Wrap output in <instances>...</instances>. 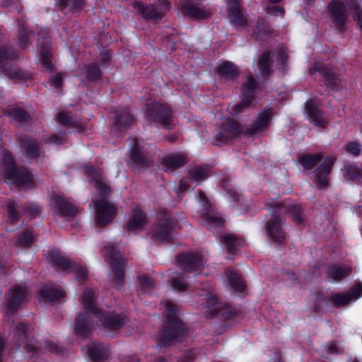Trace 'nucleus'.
Instances as JSON below:
<instances>
[{"mask_svg": "<svg viewBox=\"0 0 362 362\" xmlns=\"http://www.w3.org/2000/svg\"><path fill=\"white\" fill-rule=\"evenodd\" d=\"M331 306L330 296H325L322 291L316 293L313 305L314 313H327Z\"/></svg>", "mask_w": 362, "mask_h": 362, "instance_id": "nucleus-40", "label": "nucleus"}, {"mask_svg": "<svg viewBox=\"0 0 362 362\" xmlns=\"http://www.w3.org/2000/svg\"><path fill=\"white\" fill-rule=\"evenodd\" d=\"M18 55L13 48L0 40V68L8 78L18 81H28L33 78L32 74L18 67L13 66Z\"/></svg>", "mask_w": 362, "mask_h": 362, "instance_id": "nucleus-3", "label": "nucleus"}, {"mask_svg": "<svg viewBox=\"0 0 362 362\" xmlns=\"http://www.w3.org/2000/svg\"><path fill=\"white\" fill-rule=\"evenodd\" d=\"M112 62V52L110 50L107 49L100 53V69H105L111 66Z\"/></svg>", "mask_w": 362, "mask_h": 362, "instance_id": "nucleus-61", "label": "nucleus"}, {"mask_svg": "<svg viewBox=\"0 0 362 362\" xmlns=\"http://www.w3.org/2000/svg\"><path fill=\"white\" fill-rule=\"evenodd\" d=\"M85 173L94 182V186L102 197H106L111 193L110 188L104 182L103 172L101 168L93 165L84 167Z\"/></svg>", "mask_w": 362, "mask_h": 362, "instance_id": "nucleus-18", "label": "nucleus"}, {"mask_svg": "<svg viewBox=\"0 0 362 362\" xmlns=\"http://www.w3.org/2000/svg\"><path fill=\"white\" fill-rule=\"evenodd\" d=\"M274 115L272 107L263 109L257 114L255 121L246 128L245 134L255 135L266 132L271 125Z\"/></svg>", "mask_w": 362, "mask_h": 362, "instance_id": "nucleus-16", "label": "nucleus"}, {"mask_svg": "<svg viewBox=\"0 0 362 362\" xmlns=\"http://www.w3.org/2000/svg\"><path fill=\"white\" fill-rule=\"evenodd\" d=\"M349 8L354 11L353 19L356 21L357 26L362 30V8L357 3L351 4Z\"/></svg>", "mask_w": 362, "mask_h": 362, "instance_id": "nucleus-60", "label": "nucleus"}, {"mask_svg": "<svg viewBox=\"0 0 362 362\" xmlns=\"http://www.w3.org/2000/svg\"><path fill=\"white\" fill-rule=\"evenodd\" d=\"M188 174L191 180L197 182H201L207 177L206 170L202 167L189 169Z\"/></svg>", "mask_w": 362, "mask_h": 362, "instance_id": "nucleus-58", "label": "nucleus"}, {"mask_svg": "<svg viewBox=\"0 0 362 362\" xmlns=\"http://www.w3.org/2000/svg\"><path fill=\"white\" fill-rule=\"evenodd\" d=\"M313 74L320 76V84L327 90L339 91L343 88L342 79L336 72L334 68L329 64L315 62L311 68Z\"/></svg>", "mask_w": 362, "mask_h": 362, "instance_id": "nucleus-6", "label": "nucleus"}, {"mask_svg": "<svg viewBox=\"0 0 362 362\" xmlns=\"http://www.w3.org/2000/svg\"><path fill=\"white\" fill-rule=\"evenodd\" d=\"M146 218V214L139 207H134L132 209V216L127 223V230L129 231L143 230Z\"/></svg>", "mask_w": 362, "mask_h": 362, "instance_id": "nucleus-35", "label": "nucleus"}, {"mask_svg": "<svg viewBox=\"0 0 362 362\" xmlns=\"http://www.w3.org/2000/svg\"><path fill=\"white\" fill-rule=\"evenodd\" d=\"M228 16L231 23L235 26L243 27L247 23L240 10V5L228 8Z\"/></svg>", "mask_w": 362, "mask_h": 362, "instance_id": "nucleus-45", "label": "nucleus"}, {"mask_svg": "<svg viewBox=\"0 0 362 362\" xmlns=\"http://www.w3.org/2000/svg\"><path fill=\"white\" fill-rule=\"evenodd\" d=\"M26 297V290L20 286H13L6 295L7 313L14 314L23 303Z\"/></svg>", "mask_w": 362, "mask_h": 362, "instance_id": "nucleus-19", "label": "nucleus"}, {"mask_svg": "<svg viewBox=\"0 0 362 362\" xmlns=\"http://www.w3.org/2000/svg\"><path fill=\"white\" fill-rule=\"evenodd\" d=\"M54 208L63 216L74 217L77 214V209L65 198L54 195L52 197Z\"/></svg>", "mask_w": 362, "mask_h": 362, "instance_id": "nucleus-32", "label": "nucleus"}, {"mask_svg": "<svg viewBox=\"0 0 362 362\" xmlns=\"http://www.w3.org/2000/svg\"><path fill=\"white\" fill-rule=\"evenodd\" d=\"M344 177L347 181L354 180L361 177V168L352 164L345 165Z\"/></svg>", "mask_w": 362, "mask_h": 362, "instance_id": "nucleus-56", "label": "nucleus"}, {"mask_svg": "<svg viewBox=\"0 0 362 362\" xmlns=\"http://www.w3.org/2000/svg\"><path fill=\"white\" fill-rule=\"evenodd\" d=\"M18 47L21 49H26L28 45L31 44L30 40V33L28 32L25 28L24 24V21L23 19L18 20Z\"/></svg>", "mask_w": 362, "mask_h": 362, "instance_id": "nucleus-46", "label": "nucleus"}, {"mask_svg": "<svg viewBox=\"0 0 362 362\" xmlns=\"http://www.w3.org/2000/svg\"><path fill=\"white\" fill-rule=\"evenodd\" d=\"M178 266L185 272L200 271L203 267L202 257L195 252H182L177 256Z\"/></svg>", "mask_w": 362, "mask_h": 362, "instance_id": "nucleus-20", "label": "nucleus"}, {"mask_svg": "<svg viewBox=\"0 0 362 362\" xmlns=\"http://www.w3.org/2000/svg\"><path fill=\"white\" fill-rule=\"evenodd\" d=\"M165 308L168 314L158 343L160 348L168 347L173 343L182 341L187 333L185 325L177 316V305L167 300Z\"/></svg>", "mask_w": 362, "mask_h": 362, "instance_id": "nucleus-1", "label": "nucleus"}, {"mask_svg": "<svg viewBox=\"0 0 362 362\" xmlns=\"http://www.w3.org/2000/svg\"><path fill=\"white\" fill-rule=\"evenodd\" d=\"M327 11L335 28L339 33H344L349 17L345 4L341 0H332L327 5Z\"/></svg>", "mask_w": 362, "mask_h": 362, "instance_id": "nucleus-13", "label": "nucleus"}, {"mask_svg": "<svg viewBox=\"0 0 362 362\" xmlns=\"http://www.w3.org/2000/svg\"><path fill=\"white\" fill-rule=\"evenodd\" d=\"M258 88V83L252 76L247 77L246 81L242 85V98L248 101L253 102L255 99V93Z\"/></svg>", "mask_w": 362, "mask_h": 362, "instance_id": "nucleus-39", "label": "nucleus"}, {"mask_svg": "<svg viewBox=\"0 0 362 362\" xmlns=\"http://www.w3.org/2000/svg\"><path fill=\"white\" fill-rule=\"evenodd\" d=\"M4 180L7 184L18 187L30 186L33 183L30 173L23 167L8 170V173L4 175Z\"/></svg>", "mask_w": 362, "mask_h": 362, "instance_id": "nucleus-23", "label": "nucleus"}, {"mask_svg": "<svg viewBox=\"0 0 362 362\" xmlns=\"http://www.w3.org/2000/svg\"><path fill=\"white\" fill-rule=\"evenodd\" d=\"M273 60L271 58V52L269 51L264 52L259 58L257 62L258 69L264 78L269 76Z\"/></svg>", "mask_w": 362, "mask_h": 362, "instance_id": "nucleus-48", "label": "nucleus"}, {"mask_svg": "<svg viewBox=\"0 0 362 362\" xmlns=\"http://www.w3.org/2000/svg\"><path fill=\"white\" fill-rule=\"evenodd\" d=\"M144 117L158 128L172 129L173 112L170 107L165 103L158 101L148 103L144 112Z\"/></svg>", "mask_w": 362, "mask_h": 362, "instance_id": "nucleus-4", "label": "nucleus"}, {"mask_svg": "<svg viewBox=\"0 0 362 362\" xmlns=\"http://www.w3.org/2000/svg\"><path fill=\"white\" fill-rule=\"evenodd\" d=\"M106 258L110 261V267L113 273V281L117 288L124 284L125 260L121 253L114 246H105L103 247Z\"/></svg>", "mask_w": 362, "mask_h": 362, "instance_id": "nucleus-8", "label": "nucleus"}, {"mask_svg": "<svg viewBox=\"0 0 362 362\" xmlns=\"http://www.w3.org/2000/svg\"><path fill=\"white\" fill-rule=\"evenodd\" d=\"M252 102L242 98L241 100L234 105L230 109V115L233 117L238 116L240 113L243 112L251 105Z\"/></svg>", "mask_w": 362, "mask_h": 362, "instance_id": "nucleus-57", "label": "nucleus"}, {"mask_svg": "<svg viewBox=\"0 0 362 362\" xmlns=\"http://www.w3.org/2000/svg\"><path fill=\"white\" fill-rule=\"evenodd\" d=\"M35 237L32 231L25 229L16 235L14 245L16 247L29 248L35 242Z\"/></svg>", "mask_w": 362, "mask_h": 362, "instance_id": "nucleus-43", "label": "nucleus"}, {"mask_svg": "<svg viewBox=\"0 0 362 362\" xmlns=\"http://www.w3.org/2000/svg\"><path fill=\"white\" fill-rule=\"evenodd\" d=\"M332 306L336 308H339L347 305L351 302V298H349L346 293H336L330 296Z\"/></svg>", "mask_w": 362, "mask_h": 362, "instance_id": "nucleus-53", "label": "nucleus"}, {"mask_svg": "<svg viewBox=\"0 0 362 362\" xmlns=\"http://www.w3.org/2000/svg\"><path fill=\"white\" fill-rule=\"evenodd\" d=\"M88 354L93 361L100 362L109 358L110 351L105 344L93 342L88 346Z\"/></svg>", "mask_w": 362, "mask_h": 362, "instance_id": "nucleus-34", "label": "nucleus"}, {"mask_svg": "<svg viewBox=\"0 0 362 362\" xmlns=\"http://www.w3.org/2000/svg\"><path fill=\"white\" fill-rule=\"evenodd\" d=\"M111 113L110 121L113 129L117 132H127L136 123V118L128 107H117Z\"/></svg>", "mask_w": 362, "mask_h": 362, "instance_id": "nucleus-11", "label": "nucleus"}, {"mask_svg": "<svg viewBox=\"0 0 362 362\" xmlns=\"http://www.w3.org/2000/svg\"><path fill=\"white\" fill-rule=\"evenodd\" d=\"M352 272V268L346 264L331 263L327 266L325 276L330 283L340 282L348 277Z\"/></svg>", "mask_w": 362, "mask_h": 362, "instance_id": "nucleus-26", "label": "nucleus"}, {"mask_svg": "<svg viewBox=\"0 0 362 362\" xmlns=\"http://www.w3.org/2000/svg\"><path fill=\"white\" fill-rule=\"evenodd\" d=\"M322 103L317 97L311 98L304 104V113L307 119L314 126L325 128L329 121L325 117V111L320 108Z\"/></svg>", "mask_w": 362, "mask_h": 362, "instance_id": "nucleus-10", "label": "nucleus"}, {"mask_svg": "<svg viewBox=\"0 0 362 362\" xmlns=\"http://www.w3.org/2000/svg\"><path fill=\"white\" fill-rule=\"evenodd\" d=\"M189 161V159L187 153L179 152L163 156L160 163L165 172L171 173L184 167Z\"/></svg>", "mask_w": 362, "mask_h": 362, "instance_id": "nucleus-24", "label": "nucleus"}, {"mask_svg": "<svg viewBox=\"0 0 362 362\" xmlns=\"http://www.w3.org/2000/svg\"><path fill=\"white\" fill-rule=\"evenodd\" d=\"M177 225V221L167 211H163L150 231L151 238L158 243H172L173 233Z\"/></svg>", "mask_w": 362, "mask_h": 362, "instance_id": "nucleus-5", "label": "nucleus"}, {"mask_svg": "<svg viewBox=\"0 0 362 362\" xmlns=\"http://www.w3.org/2000/svg\"><path fill=\"white\" fill-rule=\"evenodd\" d=\"M95 328L94 321L86 311L78 314L75 320L74 333L77 337L88 338Z\"/></svg>", "mask_w": 362, "mask_h": 362, "instance_id": "nucleus-22", "label": "nucleus"}, {"mask_svg": "<svg viewBox=\"0 0 362 362\" xmlns=\"http://www.w3.org/2000/svg\"><path fill=\"white\" fill-rule=\"evenodd\" d=\"M49 85L58 90H62L63 86L62 74L59 73L54 76H51L49 80Z\"/></svg>", "mask_w": 362, "mask_h": 362, "instance_id": "nucleus-63", "label": "nucleus"}, {"mask_svg": "<svg viewBox=\"0 0 362 362\" xmlns=\"http://www.w3.org/2000/svg\"><path fill=\"white\" fill-rule=\"evenodd\" d=\"M344 149L346 153L351 154L354 156H359L362 152V146L358 141H350L347 143Z\"/></svg>", "mask_w": 362, "mask_h": 362, "instance_id": "nucleus-59", "label": "nucleus"}, {"mask_svg": "<svg viewBox=\"0 0 362 362\" xmlns=\"http://www.w3.org/2000/svg\"><path fill=\"white\" fill-rule=\"evenodd\" d=\"M14 339L18 348L25 344L24 349L28 353H37L42 349L41 343L35 338H29L28 325L24 322L18 323L15 327Z\"/></svg>", "mask_w": 362, "mask_h": 362, "instance_id": "nucleus-12", "label": "nucleus"}, {"mask_svg": "<svg viewBox=\"0 0 362 362\" xmlns=\"http://www.w3.org/2000/svg\"><path fill=\"white\" fill-rule=\"evenodd\" d=\"M347 296L352 300H357L362 296V284L357 283L351 287L346 292Z\"/></svg>", "mask_w": 362, "mask_h": 362, "instance_id": "nucleus-62", "label": "nucleus"}, {"mask_svg": "<svg viewBox=\"0 0 362 362\" xmlns=\"http://www.w3.org/2000/svg\"><path fill=\"white\" fill-rule=\"evenodd\" d=\"M83 82L98 83L100 82L103 72L97 62H93L84 65L80 72Z\"/></svg>", "mask_w": 362, "mask_h": 362, "instance_id": "nucleus-29", "label": "nucleus"}, {"mask_svg": "<svg viewBox=\"0 0 362 362\" xmlns=\"http://www.w3.org/2000/svg\"><path fill=\"white\" fill-rule=\"evenodd\" d=\"M39 295L45 302H54L62 299L65 296V293L59 288L44 287L40 291Z\"/></svg>", "mask_w": 362, "mask_h": 362, "instance_id": "nucleus-44", "label": "nucleus"}, {"mask_svg": "<svg viewBox=\"0 0 362 362\" xmlns=\"http://www.w3.org/2000/svg\"><path fill=\"white\" fill-rule=\"evenodd\" d=\"M18 143L21 151L29 160H37L41 154L40 144L33 138L25 136L21 137Z\"/></svg>", "mask_w": 362, "mask_h": 362, "instance_id": "nucleus-28", "label": "nucleus"}, {"mask_svg": "<svg viewBox=\"0 0 362 362\" xmlns=\"http://www.w3.org/2000/svg\"><path fill=\"white\" fill-rule=\"evenodd\" d=\"M199 6L200 4L194 0H181L179 9L184 17L193 21L210 18L213 15L211 10L203 9Z\"/></svg>", "mask_w": 362, "mask_h": 362, "instance_id": "nucleus-15", "label": "nucleus"}, {"mask_svg": "<svg viewBox=\"0 0 362 362\" xmlns=\"http://www.w3.org/2000/svg\"><path fill=\"white\" fill-rule=\"evenodd\" d=\"M48 258L54 267L64 272L69 269L72 262L57 249L50 250L48 253Z\"/></svg>", "mask_w": 362, "mask_h": 362, "instance_id": "nucleus-36", "label": "nucleus"}, {"mask_svg": "<svg viewBox=\"0 0 362 362\" xmlns=\"http://www.w3.org/2000/svg\"><path fill=\"white\" fill-rule=\"evenodd\" d=\"M286 211L285 213H290L292 217L293 221L297 226H301L304 224V218L303 208L300 204H293L289 207L286 206Z\"/></svg>", "mask_w": 362, "mask_h": 362, "instance_id": "nucleus-50", "label": "nucleus"}, {"mask_svg": "<svg viewBox=\"0 0 362 362\" xmlns=\"http://www.w3.org/2000/svg\"><path fill=\"white\" fill-rule=\"evenodd\" d=\"M40 61L42 66L47 71H53L54 66L52 62L51 42L48 38L39 39Z\"/></svg>", "mask_w": 362, "mask_h": 362, "instance_id": "nucleus-31", "label": "nucleus"}, {"mask_svg": "<svg viewBox=\"0 0 362 362\" xmlns=\"http://www.w3.org/2000/svg\"><path fill=\"white\" fill-rule=\"evenodd\" d=\"M100 320L103 325L110 330H117L123 327L128 322L129 317L124 313L112 311L103 314Z\"/></svg>", "mask_w": 362, "mask_h": 362, "instance_id": "nucleus-27", "label": "nucleus"}, {"mask_svg": "<svg viewBox=\"0 0 362 362\" xmlns=\"http://www.w3.org/2000/svg\"><path fill=\"white\" fill-rule=\"evenodd\" d=\"M55 6L58 10L63 12L66 8L72 13L81 11L86 6V0H57Z\"/></svg>", "mask_w": 362, "mask_h": 362, "instance_id": "nucleus-38", "label": "nucleus"}, {"mask_svg": "<svg viewBox=\"0 0 362 362\" xmlns=\"http://www.w3.org/2000/svg\"><path fill=\"white\" fill-rule=\"evenodd\" d=\"M57 122L66 127H71L75 128L76 131L78 133L85 131V127L80 122L73 119L65 112H59L56 116Z\"/></svg>", "mask_w": 362, "mask_h": 362, "instance_id": "nucleus-47", "label": "nucleus"}, {"mask_svg": "<svg viewBox=\"0 0 362 362\" xmlns=\"http://www.w3.org/2000/svg\"><path fill=\"white\" fill-rule=\"evenodd\" d=\"M202 300L204 306L206 308L205 314L207 318L217 317L227 321L233 319L238 314L235 308H232L226 303H222L211 293H206Z\"/></svg>", "mask_w": 362, "mask_h": 362, "instance_id": "nucleus-7", "label": "nucleus"}, {"mask_svg": "<svg viewBox=\"0 0 362 362\" xmlns=\"http://www.w3.org/2000/svg\"><path fill=\"white\" fill-rule=\"evenodd\" d=\"M197 201L202 204L203 209L206 211H211V204L202 190L198 191Z\"/></svg>", "mask_w": 362, "mask_h": 362, "instance_id": "nucleus-64", "label": "nucleus"}, {"mask_svg": "<svg viewBox=\"0 0 362 362\" xmlns=\"http://www.w3.org/2000/svg\"><path fill=\"white\" fill-rule=\"evenodd\" d=\"M129 162L141 168H148L153 163V159L141 151L136 138L129 153Z\"/></svg>", "mask_w": 362, "mask_h": 362, "instance_id": "nucleus-25", "label": "nucleus"}, {"mask_svg": "<svg viewBox=\"0 0 362 362\" xmlns=\"http://www.w3.org/2000/svg\"><path fill=\"white\" fill-rule=\"evenodd\" d=\"M95 223L99 227H104L113 221L117 216L115 206L110 202L100 199L95 202Z\"/></svg>", "mask_w": 362, "mask_h": 362, "instance_id": "nucleus-14", "label": "nucleus"}, {"mask_svg": "<svg viewBox=\"0 0 362 362\" xmlns=\"http://www.w3.org/2000/svg\"><path fill=\"white\" fill-rule=\"evenodd\" d=\"M200 223L203 226L215 233L223 228L225 220L210 211H206L202 214Z\"/></svg>", "mask_w": 362, "mask_h": 362, "instance_id": "nucleus-30", "label": "nucleus"}, {"mask_svg": "<svg viewBox=\"0 0 362 362\" xmlns=\"http://www.w3.org/2000/svg\"><path fill=\"white\" fill-rule=\"evenodd\" d=\"M264 206L272 214V218L266 223V230L271 240L281 245L286 241V233L282 227L281 216L286 211V205L274 199L264 202Z\"/></svg>", "mask_w": 362, "mask_h": 362, "instance_id": "nucleus-2", "label": "nucleus"}, {"mask_svg": "<svg viewBox=\"0 0 362 362\" xmlns=\"http://www.w3.org/2000/svg\"><path fill=\"white\" fill-rule=\"evenodd\" d=\"M1 164L4 169V175L8 173V170H13L17 168L12 153L7 151L4 150L2 153Z\"/></svg>", "mask_w": 362, "mask_h": 362, "instance_id": "nucleus-54", "label": "nucleus"}, {"mask_svg": "<svg viewBox=\"0 0 362 362\" xmlns=\"http://www.w3.org/2000/svg\"><path fill=\"white\" fill-rule=\"evenodd\" d=\"M216 72L221 78L229 81H235L240 76L238 67L230 61H224L220 64Z\"/></svg>", "mask_w": 362, "mask_h": 362, "instance_id": "nucleus-33", "label": "nucleus"}, {"mask_svg": "<svg viewBox=\"0 0 362 362\" xmlns=\"http://www.w3.org/2000/svg\"><path fill=\"white\" fill-rule=\"evenodd\" d=\"M82 301L85 309L94 314L99 313L98 308L93 301V291L91 289H86L82 295Z\"/></svg>", "mask_w": 362, "mask_h": 362, "instance_id": "nucleus-51", "label": "nucleus"}, {"mask_svg": "<svg viewBox=\"0 0 362 362\" xmlns=\"http://www.w3.org/2000/svg\"><path fill=\"white\" fill-rule=\"evenodd\" d=\"M323 159L320 152L315 153H303L298 156V163L305 170H310L316 167Z\"/></svg>", "mask_w": 362, "mask_h": 362, "instance_id": "nucleus-37", "label": "nucleus"}, {"mask_svg": "<svg viewBox=\"0 0 362 362\" xmlns=\"http://www.w3.org/2000/svg\"><path fill=\"white\" fill-rule=\"evenodd\" d=\"M336 158L331 156L325 157V160L314 170L315 185L319 189H325L329 185V175L335 163Z\"/></svg>", "mask_w": 362, "mask_h": 362, "instance_id": "nucleus-17", "label": "nucleus"}, {"mask_svg": "<svg viewBox=\"0 0 362 362\" xmlns=\"http://www.w3.org/2000/svg\"><path fill=\"white\" fill-rule=\"evenodd\" d=\"M220 241L226 245L227 250L232 255L236 254L238 247H241L244 242L238 239L233 234H226L220 236Z\"/></svg>", "mask_w": 362, "mask_h": 362, "instance_id": "nucleus-42", "label": "nucleus"}, {"mask_svg": "<svg viewBox=\"0 0 362 362\" xmlns=\"http://www.w3.org/2000/svg\"><path fill=\"white\" fill-rule=\"evenodd\" d=\"M68 271L70 273H75L76 279L80 283L86 280L87 276V269L85 267L80 265L77 262H72L71 264V267Z\"/></svg>", "mask_w": 362, "mask_h": 362, "instance_id": "nucleus-55", "label": "nucleus"}, {"mask_svg": "<svg viewBox=\"0 0 362 362\" xmlns=\"http://www.w3.org/2000/svg\"><path fill=\"white\" fill-rule=\"evenodd\" d=\"M8 115L20 123L28 122L30 119V114L23 107H13L8 111Z\"/></svg>", "mask_w": 362, "mask_h": 362, "instance_id": "nucleus-52", "label": "nucleus"}, {"mask_svg": "<svg viewBox=\"0 0 362 362\" xmlns=\"http://www.w3.org/2000/svg\"><path fill=\"white\" fill-rule=\"evenodd\" d=\"M230 287L236 292L242 293L246 290V284L241 276L233 269L226 271Z\"/></svg>", "mask_w": 362, "mask_h": 362, "instance_id": "nucleus-41", "label": "nucleus"}, {"mask_svg": "<svg viewBox=\"0 0 362 362\" xmlns=\"http://www.w3.org/2000/svg\"><path fill=\"white\" fill-rule=\"evenodd\" d=\"M20 210H23L22 206L14 200H8L6 204V211L8 219L13 224L18 223L21 219Z\"/></svg>", "mask_w": 362, "mask_h": 362, "instance_id": "nucleus-49", "label": "nucleus"}, {"mask_svg": "<svg viewBox=\"0 0 362 362\" xmlns=\"http://www.w3.org/2000/svg\"><path fill=\"white\" fill-rule=\"evenodd\" d=\"M133 8L136 12L147 21L157 23L163 18V13L161 9L152 4H144L141 1L136 0L133 3Z\"/></svg>", "mask_w": 362, "mask_h": 362, "instance_id": "nucleus-21", "label": "nucleus"}, {"mask_svg": "<svg viewBox=\"0 0 362 362\" xmlns=\"http://www.w3.org/2000/svg\"><path fill=\"white\" fill-rule=\"evenodd\" d=\"M243 126L239 122L232 118L226 119L220 125L214 136L216 143H214L213 144L221 146L229 141L238 138L242 134H246L245 132H243Z\"/></svg>", "mask_w": 362, "mask_h": 362, "instance_id": "nucleus-9", "label": "nucleus"}]
</instances>
